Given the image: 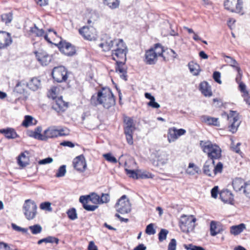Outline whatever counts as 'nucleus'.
<instances>
[{
    "instance_id": "f257e3e1",
    "label": "nucleus",
    "mask_w": 250,
    "mask_h": 250,
    "mask_svg": "<svg viewBox=\"0 0 250 250\" xmlns=\"http://www.w3.org/2000/svg\"><path fill=\"white\" fill-rule=\"evenodd\" d=\"M90 104L94 106L102 105L104 108L109 109L115 104V98L109 88L104 87L91 96Z\"/></svg>"
},
{
    "instance_id": "f03ea898",
    "label": "nucleus",
    "mask_w": 250,
    "mask_h": 250,
    "mask_svg": "<svg viewBox=\"0 0 250 250\" xmlns=\"http://www.w3.org/2000/svg\"><path fill=\"white\" fill-rule=\"evenodd\" d=\"M59 37L56 31L53 29H48V43L54 44L57 46L61 52L68 56H72L75 54L76 49L71 43L66 41H60L58 43L52 42L51 37Z\"/></svg>"
},
{
    "instance_id": "7ed1b4c3",
    "label": "nucleus",
    "mask_w": 250,
    "mask_h": 250,
    "mask_svg": "<svg viewBox=\"0 0 250 250\" xmlns=\"http://www.w3.org/2000/svg\"><path fill=\"white\" fill-rule=\"evenodd\" d=\"M200 146L203 151L208 155L209 160L214 161L221 157V149L216 144H213L210 141H200Z\"/></svg>"
},
{
    "instance_id": "20e7f679",
    "label": "nucleus",
    "mask_w": 250,
    "mask_h": 250,
    "mask_svg": "<svg viewBox=\"0 0 250 250\" xmlns=\"http://www.w3.org/2000/svg\"><path fill=\"white\" fill-rule=\"evenodd\" d=\"M112 50V59L115 61L118 60L126 61V54L128 52L127 47L122 39H116L115 45Z\"/></svg>"
},
{
    "instance_id": "39448f33",
    "label": "nucleus",
    "mask_w": 250,
    "mask_h": 250,
    "mask_svg": "<svg viewBox=\"0 0 250 250\" xmlns=\"http://www.w3.org/2000/svg\"><path fill=\"white\" fill-rule=\"evenodd\" d=\"M69 74V72L66 67L60 65L52 69L51 75L54 82L62 83L67 82Z\"/></svg>"
},
{
    "instance_id": "423d86ee",
    "label": "nucleus",
    "mask_w": 250,
    "mask_h": 250,
    "mask_svg": "<svg viewBox=\"0 0 250 250\" xmlns=\"http://www.w3.org/2000/svg\"><path fill=\"white\" fill-rule=\"evenodd\" d=\"M22 209L23 214L27 220H31L35 218L37 213V206L34 201L31 199L26 200L23 205Z\"/></svg>"
},
{
    "instance_id": "0eeeda50",
    "label": "nucleus",
    "mask_w": 250,
    "mask_h": 250,
    "mask_svg": "<svg viewBox=\"0 0 250 250\" xmlns=\"http://www.w3.org/2000/svg\"><path fill=\"white\" fill-rule=\"evenodd\" d=\"M224 6L231 12L243 15V2L242 0H226Z\"/></svg>"
},
{
    "instance_id": "6e6552de",
    "label": "nucleus",
    "mask_w": 250,
    "mask_h": 250,
    "mask_svg": "<svg viewBox=\"0 0 250 250\" xmlns=\"http://www.w3.org/2000/svg\"><path fill=\"white\" fill-rule=\"evenodd\" d=\"M115 207L117 211L121 214L128 213L131 209L129 200L125 195H123L118 199Z\"/></svg>"
},
{
    "instance_id": "1a4fd4ad",
    "label": "nucleus",
    "mask_w": 250,
    "mask_h": 250,
    "mask_svg": "<svg viewBox=\"0 0 250 250\" xmlns=\"http://www.w3.org/2000/svg\"><path fill=\"white\" fill-rule=\"evenodd\" d=\"M196 220L192 215H182L179 222L180 227L184 231L192 230L194 229Z\"/></svg>"
},
{
    "instance_id": "9d476101",
    "label": "nucleus",
    "mask_w": 250,
    "mask_h": 250,
    "mask_svg": "<svg viewBox=\"0 0 250 250\" xmlns=\"http://www.w3.org/2000/svg\"><path fill=\"white\" fill-rule=\"evenodd\" d=\"M49 102L51 109L58 113L64 111L68 107L67 103L63 101L62 96L50 99Z\"/></svg>"
},
{
    "instance_id": "9b49d317",
    "label": "nucleus",
    "mask_w": 250,
    "mask_h": 250,
    "mask_svg": "<svg viewBox=\"0 0 250 250\" xmlns=\"http://www.w3.org/2000/svg\"><path fill=\"white\" fill-rule=\"evenodd\" d=\"M12 42L10 33L0 30V49L7 48L12 44Z\"/></svg>"
},
{
    "instance_id": "f8f14e48",
    "label": "nucleus",
    "mask_w": 250,
    "mask_h": 250,
    "mask_svg": "<svg viewBox=\"0 0 250 250\" xmlns=\"http://www.w3.org/2000/svg\"><path fill=\"white\" fill-rule=\"evenodd\" d=\"M112 40L107 35H103L102 39V42L99 44V46L103 48L104 51H108L111 50L115 45V40Z\"/></svg>"
},
{
    "instance_id": "ddd939ff",
    "label": "nucleus",
    "mask_w": 250,
    "mask_h": 250,
    "mask_svg": "<svg viewBox=\"0 0 250 250\" xmlns=\"http://www.w3.org/2000/svg\"><path fill=\"white\" fill-rule=\"evenodd\" d=\"M94 29L93 27L84 26L79 30V33L86 40L92 41L95 39V35L93 33Z\"/></svg>"
},
{
    "instance_id": "4468645a",
    "label": "nucleus",
    "mask_w": 250,
    "mask_h": 250,
    "mask_svg": "<svg viewBox=\"0 0 250 250\" xmlns=\"http://www.w3.org/2000/svg\"><path fill=\"white\" fill-rule=\"evenodd\" d=\"M73 164L74 167L80 172H83L86 167L85 158L83 155L76 157L73 160Z\"/></svg>"
},
{
    "instance_id": "2eb2a0df",
    "label": "nucleus",
    "mask_w": 250,
    "mask_h": 250,
    "mask_svg": "<svg viewBox=\"0 0 250 250\" xmlns=\"http://www.w3.org/2000/svg\"><path fill=\"white\" fill-rule=\"evenodd\" d=\"M126 61L118 60L116 61L115 71L120 73V77L121 79L126 81L127 80V69L124 65Z\"/></svg>"
},
{
    "instance_id": "dca6fc26",
    "label": "nucleus",
    "mask_w": 250,
    "mask_h": 250,
    "mask_svg": "<svg viewBox=\"0 0 250 250\" xmlns=\"http://www.w3.org/2000/svg\"><path fill=\"white\" fill-rule=\"evenodd\" d=\"M219 194L220 198L223 202L230 205L234 204V196L231 191L228 189L223 190Z\"/></svg>"
},
{
    "instance_id": "f3484780",
    "label": "nucleus",
    "mask_w": 250,
    "mask_h": 250,
    "mask_svg": "<svg viewBox=\"0 0 250 250\" xmlns=\"http://www.w3.org/2000/svg\"><path fill=\"white\" fill-rule=\"evenodd\" d=\"M157 61V56L153 49H149L146 51L145 61L147 64L152 65L156 63Z\"/></svg>"
},
{
    "instance_id": "a211bd4d",
    "label": "nucleus",
    "mask_w": 250,
    "mask_h": 250,
    "mask_svg": "<svg viewBox=\"0 0 250 250\" xmlns=\"http://www.w3.org/2000/svg\"><path fill=\"white\" fill-rule=\"evenodd\" d=\"M29 154L27 151L21 152L18 157L17 163L18 165L21 168L26 167L29 165V158L27 155Z\"/></svg>"
},
{
    "instance_id": "6ab92c4d",
    "label": "nucleus",
    "mask_w": 250,
    "mask_h": 250,
    "mask_svg": "<svg viewBox=\"0 0 250 250\" xmlns=\"http://www.w3.org/2000/svg\"><path fill=\"white\" fill-rule=\"evenodd\" d=\"M214 167V161L207 160L205 163L203 167V172L206 175L213 177V168Z\"/></svg>"
},
{
    "instance_id": "aec40b11",
    "label": "nucleus",
    "mask_w": 250,
    "mask_h": 250,
    "mask_svg": "<svg viewBox=\"0 0 250 250\" xmlns=\"http://www.w3.org/2000/svg\"><path fill=\"white\" fill-rule=\"evenodd\" d=\"M0 133L3 134L5 137L8 139H13L20 137L15 129L13 128L7 127L0 129Z\"/></svg>"
},
{
    "instance_id": "412c9836",
    "label": "nucleus",
    "mask_w": 250,
    "mask_h": 250,
    "mask_svg": "<svg viewBox=\"0 0 250 250\" xmlns=\"http://www.w3.org/2000/svg\"><path fill=\"white\" fill-rule=\"evenodd\" d=\"M124 132L134 131L135 130V125L134 123L133 120L129 117H125L124 118Z\"/></svg>"
},
{
    "instance_id": "4be33fe9",
    "label": "nucleus",
    "mask_w": 250,
    "mask_h": 250,
    "mask_svg": "<svg viewBox=\"0 0 250 250\" xmlns=\"http://www.w3.org/2000/svg\"><path fill=\"white\" fill-rule=\"evenodd\" d=\"M199 90L206 97H210L212 95L211 87L208 83L206 81L200 83L199 85Z\"/></svg>"
},
{
    "instance_id": "5701e85b",
    "label": "nucleus",
    "mask_w": 250,
    "mask_h": 250,
    "mask_svg": "<svg viewBox=\"0 0 250 250\" xmlns=\"http://www.w3.org/2000/svg\"><path fill=\"white\" fill-rule=\"evenodd\" d=\"M42 131V127L39 126L35 128L34 131H28L27 132V134L29 136L38 139L39 140H45V136H43V135L41 134Z\"/></svg>"
},
{
    "instance_id": "b1692460",
    "label": "nucleus",
    "mask_w": 250,
    "mask_h": 250,
    "mask_svg": "<svg viewBox=\"0 0 250 250\" xmlns=\"http://www.w3.org/2000/svg\"><path fill=\"white\" fill-rule=\"evenodd\" d=\"M36 59L42 66L47 65V53L42 50L35 51L34 52Z\"/></svg>"
},
{
    "instance_id": "393cba45",
    "label": "nucleus",
    "mask_w": 250,
    "mask_h": 250,
    "mask_svg": "<svg viewBox=\"0 0 250 250\" xmlns=\"http://www.w3.org/2000/svg\"><path fill=\"white\" fill-rule=\"evenodd\" d=\"M224 57L227 59L225 61L229 63L230 66L236 69L240 77H242V72L237 62L230 56L225 55Z\"/></svg>"
},
{
    "instance_id": "a878e982",
    "label": "nucleus",
    "mask_w": 250,
    "mask_h": 250,
    "mask_svg": "<svg viewBox=\"0 0 250 250\" xmlns=\"http://www.w3.org/2000/svg\"><path fill=\"white\" fill-rule=\"evenodd\" d=\"M26 82L24 80L18 81L14 88V92L20 94H23L25 92Z\"/></svg>"
},
{
    "instance_id": "bb28decb",
    "label": "nucleus",
    "mask_w": 250,
    "mask_h": 250,
    "mask_svg": "<svg viewBox=\"0 0 250 250\" xmlns=\"http://www.w3.org/2000/svg\"><path fill=\"white\" fill-rule=\"evenodd\" d=\"M246 183L244 180L241 178H236L232 181V186L233 189L236 191H240L242 190Z\"/></svg>"
},
{
    "instance_id": "cd10ccee",
    "label": "nucleus",
    "mask_w": 250,
    "mask_h": 250,
    "mask_svg": "<svg viewBox=\"0 0 250 250\" xmlns=\"http://www.w3.org/2000/svg\"><path fill=\"white\" fill-rule=\"evenodd\" d=\"M202 120L208 125H212L216 126H220V123L218 118L211 117L207 115L202 116Z\"/></svg>"
},
{
    "instance_id": "c85d7f7f",
    "label": "nucleus",
    "mask_w": 250,
    "mask_h": 250,
    "mask_svg": "<svg viewBox=\"0 0 250 250\" xmlns=\"http://www.w3.org/2000/svg\"><path fill=\"white\" fill-rule=\"evenodd\" d=\"M79 201L83 205V208L86 210L89 211H94L96 208H98V206L96 205H87L88 201L86 200L85 197L84 195L81 196L79 198Z\"/></svg>"
},
{
    "instance_id": "c756f323",
    "label": "nucleus",
    "mask_w": 250,
    "mask_h": 250,
    "mask_svg": "<svg viewBox=\"0 0 250 250\" xmlns=\"http://www.w3.org/2000/svg\"><path fill=\"white\" fill-rule=\"evenodd\" d=\"M26 86L33 91L38 90L41 86V81L37 78H33L28 82H26Z\"/></svg>"
},
{
    "instance_id": "7c9ffc66",
    "label": "nucleus",
    "mask_w": 250,
    "mask_h": 250,
    "mask_svg": "<svg viewBox=\"0 0 250 250\" xmlns=\"http://www.w3.org/2000/svg\"><path fill=\"white\" fill-rule=\"evenodd\" d=\"M37 121L32 116L25 115L22 122L21 125L25 127H28L31 125H34L37 124Z\"/></svg>"
},
{
    "instance_id": "2f4dec72",
    "label": "nucleus",
    "mask_w": 250,
    "mask_h": 250,
    "mask_svg": "<svg viewBox=\"0 0 250 250\" xmlns=\"http://www.w3.org/2000/svg\"><path fill=\"white\" fill-rule=\"evenodd\" d=\"M151 49H153V50L157 57L161 56L163 57L164 61H167L168 60V59H167L166 57L163 55L165 49L160 43H156L154 45V47L151 48Z\"/></svg>"
},
{
    "instance_id": "473e14b6",
    "label": "nucleus",
    "mask_w": 250,
    "mask_h": 250,
    "mask_svg": "<svg viewBox=\"0 0 250 250\" xmlns=\"http://www.w3.org/2000/svg\"><path fill=\"white\" fill-rule=\"evenodd\" d=\"M245 228V225L241 223L238 225L231 227L230 228V232L232 234L236 235L241 233Z\"/></svg>"
},
{
    "instance_id": "72a5a7b5",
    "label": "nucleus",
    "mask_w": 250,
    "mask_h": 250,
    "mask_svg": "<svg viewBox=\"0 0 250 250\" xmlns=\"http://www.w3.org/2000/svg\"><path fill=\"white\" fill-rule=\"evenodd\" d=\"M176 131V128L173 127L169 128L167 133V140L169 143L174 142L178 138Z\"/></svg>"
},
{
    "instance_id": "f704fd0d",
    "label": "nucleus",
    "mask_w": 250,
    "mask_h": 250,
    "mask_svg": "<svg viewBox=\"0 0 250 250\" xmlns=\"http://www.w3.org/2000/svg\"><path fill=\"white\" fill-rule=\"evenodd\" d=\"M49 92L50 95H48V97L49 98V100L53 98H59V97H58V95L60 92V86L58 85L53 86L50 88Z\"/></svg>"
},
{
    "instance_id": "c9c22d12",
    "label": "nucleus",
    "mask_w": 250,
    "mask_h": 250,
    "mask_svg": "<svg viewBox=\"0 0 250 250\" xmlns=\"http://www.w3.org/2000/svg\"><path fill=\"white\" fill-rule=\"evenodd\" d=\"M88 201H91L94 204H101L100 203V196L95 193H92L90 195H84Z\"/></svg>"
},
{
    "instance_id": "e433bc0d",
    "label": "nucleus",
    "mask_w": 250,
    "mask_h": 250,
    "mask_svg": "<svg viewBox=\"0 0 250 250\" xmlns=\"http://www.w3.org/2000/svg\"><path fill=\"white\" fill-rule=\"evenodd\" d=\"M104 3L111 9L118 8L120 4L119 0H104Z\"/></svg>"
},
{
    "instance_id": "4c0bfd02",
    "label": "nucleus",
    "mask_w": 250,
    "mask_h": 250,
    "mask_svg": "<svg viewBox=\"0 0 250 250\" xmlns=\"http://www.w3.org/2000/svg\"><path fill=\"white\" fill-rule=\"evenodd\" d=\"M240 123L238 122V119L237 117H234L232 118V123L229 126V130L232 133H234L237 130V128L239 126Z\"/></svg>"
},
{
    "instance_id": "58836bf2",
    "label": "nucleus",
    "mask_w": 250,
    "mask_h": 250,
    "mask_svg": "<svg viewBox=\"0 0 250 250\" xmlns=\"http://www.w3.org/2000/svg\"><path fill=\"white\" fill-rule=\"evenodd\" d=\"M29 32L30 34L34 35L38 37L42 36L44 32L43 29H39L36 24H34V26L30 28Z\"/></svg>"
},
{
    "instance_id": "ea45409f",
    "label": "nucleus",
    "mask_w": 250,
    "mask_h": 250,
    "mask_svg": "<svg viewBox=\"0 0 250 250\" xmlns=\"http://www.w3.org/2000/svg\"><path fill=\"white\" fill-rule=\"evenodd\" d=\"M1 20L6 24L10 23L13 20V14L12 12L4 13L0 16Z\"/></svg>"
},
{
    "instance_id": "a19ab883",
    "label": "nucleus",
    "mask_w": 250,
    "mask_h": 250,
    "mask_svg": "<svg viewBox=\"0 0 250 250\" xmlns=\"http://www.w3.org/2000/svg\"><path fill=\"white\" fill-rule=\"evenodd\" d=\"M189 68L190 70V71L193 73V74L195 76H197L199 75L200 72V66L197 64H191V63H189L188 64Z\"/></svg>"
},
{
    "instance_id": "79ce46f5",
    "label": "nucleus",
    "mask_w": 250,
    "mask_h": 250,
    "mask_svg": "<svg viewBox=\"0 0 250 250\" xmlns=\"http://www.w3.org/2000/svg\"><path fill=\"white\" fill-rule=\"evenodd\" d=\"M29 229L30 230L33 234H38L41 232L42 230V227L39 224L34 225L29 227Z\"/></svg>"
},
{
    "instance_id": "37998d69",
    "label": "nucleus",
    "mask_w": 250,
    "mask_h": 250,
    "mask_svg": "<svg viewBox=\"0 0 250 250\" xmlns=\"http://www.w3.org/2000/svg\"><path fill=\"white\" fill-rule=\"evenodd\" d=\"M66 213L67 214L68 217L70 220H74L78 218L76 210L74 208L69 209L67 211Z\"/></svg>"
},
{
    "instance_id": "c03bdc74",
    "label": "nucleus",
    "mask_w": 250,
    "mask_h": 250,
    "mask_svg": "<svg viewBox=\"0 0 250 250\" xmlns=\"http://www.w3.org/2000/svg\"><path fill=\"white\" fill-rule=\"evenodd\" d=\"M223 164L219 162L216 166L214 165V167L213 169V177L218 173H221L223 170Z\"/></svg>"
},
{
    "instance_id": "a18cd8bd",
    "label": "nucleus",
    "mask_w": 250,
    "mask_h": 250,
    "mask_svg": "<svg viewBox=\"0 0 250 250\" xmlns=\"http://www.w3.org/2000/svg\"><path fill=\"white\" fill-rule=\"evenodd\" d=\"M217 226L215 221H212L210 224V233L211 236H215L219 233V230H216Z\"/></svg>"
},
{
    "instance_id": "49530a36",
    "label": "nucleus",
    "mask_w": 250,
    "mask_h": 250,
    "mask_svg": "<svg viewBox=\"0 0 250 250\" xmlns=\"http://www.w3.org/2000/svg\"><path fill=\"white\" fill-rule=\"evenodd\" d=\"M168 233V231L164 229H161L158 234V239L160 242H163L167 239V236Z\"/></svg>"
},
{
    "instance_id": "de8ad7c7",
    "label": "nucleus",
    "mask_w": 250,
    "mask_h": 250,
    "mask_svg": "<svg viewBox=\"0 0 250 250\" xmlns=\"http://www.w3.org/2000/svg\"><path fill=\"white\" fill-rule=\"evenodd\" d=\"M243 192L245 196L250 198V182L248 181L246 183L245 185L244 186L243 189Z\"/></svg>"
},
{
    "instance_id": "09e8293b",
    "label": "nucleus",
    "mask_w": 250,
    "mask_h": 250,
    "mask_svg": "<svg viewBox=\"0 0 250 250\" xmlns=\"http://www.w3.org/2000/svg\"><path fill=\"white\" fill-rule=\"evenodd\" d=\"M59 134L58 129L48 128V138L57 137Z\"/></svg>"
},
{
    "instance_id": "8fccbe9b",
    "label": "nucleus",
    "mask_w": 250,
    "mask_h": 250,
    "mask_svg": "<svg viewBox=\"0 0 250 250\" xmlns=\"http://www.w3.org/2000/svg\"><path fill=\"white\" fill-rule=\"evenodd\" d=\"M66 173V166L65 165L61 166L58 169L57 172L56 174L57 177H63Z\"/></svg>"
},
{
    "instance_id": "3c124183",
    "label": "nucleus",
    "mask_w": 250,
    "mask_h": 250,
    "mask_svg": "<svg viewBox=\"0 0 250 250\" xmlns=\"http://www.w3.org/2000/svg\"><path fill=\"white\" fill-rule=\"evenodd\" d=\"M146 233L148 235H153L156 233V230L154 229V224L150 223L148 224L146 229Z\"/></svg>"
},
{
    "instance_id": "603ef678",
    "label": "nucleus",
    "mask_w": 250,
    "mask_h": 250,
    "mask_svg": "<svg viewBox=\"0 0 250 250\" xmlns=\"http://www.w3.org/2000/svg\"><path fill=\"white\" fill-rule=\"evenodd\" d=\"M153 175L147 171H139V179L152 178Z\"/></svg>"
},
{
    "instance_id": "864d4df0",
    "label": "nucleus",
    "mask_w": 250,
    "mask_h": 250,
    "mask_svg": "<svg viewBox=\"0 0 250 250\" xmlns=\"http://www.w3.org/2000/svg\"><path fill=\"white\" fill-rule=\"evenodd\" d=\"M134 131L131 132H124V133L125 135L127 143L131 145L133 144V134Z\"/></svg>"
},
{
    "instance_id": "5fc2aeb1",
    "label": "nucleus",
    "mask_w": 250,
    "mask_h": 250,
    "mask_svg": "<svg viewBox=\"0 0 250 250\" xmlns=\"http://www.w3.org/2000/svg\"><path fill=\"white\" fill-rule=\"evenodd\" d=\"M104 157L107 161L112 163H116L117 162L116 158L112 156L111 153H108L103 155Z\"/></svg>"
},
{
    "instance_id": "6e6d98bb",
    "label": "nucleus",
    "mask_w": 250,
    "mask_h": 250,
    "mask_svg": "<svg viewBox=\"0 0 250 250\" xmlns=\"http://www.w3.org/2000/svg\"><path fill=\"white\" fill-rule=\"evenodd\" d=\"M110 201V196L108 193H102L100 196V203L101 204L107 203Z\"/></svg>"
},
{
    "instance_id": "4d7b16f0",
    "label": "nucleus",
    "mask_w": 250,
    "mask_h": 250,
    "mask_svg": "<svg viewBox=\"0 0 250 250\" xmlns=\"http://www.w3.org/2000/svg\"><path fill=\"white\" fill-rule=\"evenodd\" d=\"M127 174L129 175V177H132L134 179H139V171L136 172L134 170L131 169H125Z\"/></svg>"
},
{
    "instance_id": "13d9d810",
    "label": "nucleus",
    "mask_w": 250,
    "mask_h": 250,
    "mask_svg": "<svg viewBox=\"0 0 250 250\" xmlns=\"http://www.w3.org/2000/svg\"><path fill=\"white\" fill-rule=\"evenodd\" d=\"M176 245L177 243L176 239L174 238L171 239L168 245L167 250H176Z\"/></svg>"
},
{
    "instance_id": "bf43d9fd",
    "label": "nucleus",
    "mask_w": 250,
    "mask_h": 250,
    "mask_svg": "<svg viewBox=\"0 0 250 250\" xmlns=\"http://www.w3.org/2000/svg\"><path fill=\"white\" fill-rule=\"evenodd\" d=\"M221 73L218 71H215L213 73V78L217 83L221 84L222 82L220 80Z\"/></svg>"
},
{
    "instance_id": "052dcab7",
    "label": "nucleus",
    "mask_w": 250,
    "mask_h": 250,
    "mask_svg": "<svg viewBox=\"0 0 250 250\" xmlns=\"http://www.w3.org/2000/svg\"><path fill=\"white\" fill-rule=\"evenodd\" d=\"M239 84V87L241 92H243L245 95L248 96L249 94V92L246 90V86L245 84L243 82H240Z\"/></svg>"
},
{
    "instance_id": "680f3d73",
    "label": "nucleus",
    "mask_w": 250,
    "mask_h": 250,
    "mask_svg": "<svg viewBox=\"0 0 250 250\" xmlns=\"http://www.w3.org/2000/svg\"><path fill=\"white\" fill-rule=\"evenodd\" d=\"M164 53H166L170 55L173 59L176 58L177 57V54L173 50L171 49L167 48L166 49H165Z\"/></svg>"
},
{
    "instance_id": "e2e57ef3",
    "label": "nucleus",
    "mask_w": 250,
    "mask_h": 250,
    "mask_svg": "<svg viewBox=\"0 0 250 250\" xmlns=\"http://www.w3.org/2000/svg\"><path fill=\"white\" fill-rule=\"evenodd\" d=\"M147 105L149 106H151L154 108H158L160 106V104L158 103L155 102V99H154L152 101H149L147 103Z\"/></svg>"
},
{
    "instance_id": "0e129e2a",
    "label": "nucleus",
    "mask_w": 250,
    "mask_h": 250,
    "mask_svg": "<svg viewBox=\"0 0 250 250\" xmlns=\"http://www.w3.org/2000/svg\"><path fill=\"white\" fill-rule=\"evenodd\" d=\"M218 193V187L215 186L211 190V197L213 198H216Z\"/></svg>"
},
{
    "instance_id": "69168bd1",
    "label": "nucleus",
    "mask_w": 250,
    "mask_h": 250,
    "mask_svg": "<svg viewBox=\"0 0 250 250\" xmlns=\"http://www.w3.org/2000/svg\"><path fill=\"white\" fill-rule=\"evenodd\" d=\"M61 145L64 146H68L69 147L72 148L74 147L75 146V145L72 142L69 141H65L62 142L60 144Z\"/></svg>"
},
{
    "instance_id": "338daca9",
    "label": "nucleus",
    "mask_w": 250,
    "mask_h": 250,
    "mask_svg": "<svg viewBox=\"0 0 250 250\" xmlns=\"http://www.w3.org/2000/svg\"><path fill=\"white\" fill-rule=\"evenodd\" d=\"M59 241V239L56 237L53 236H48V243H55L58 244Z\"/></svg>"
},
{
    "instance_id": "774afa93",
    "label": "nucleus",
    "mask_w": 250,
    "mask_h": 250,
    "mask_svg": "<svg viewBox=\"0 0 250 250\" xmlns=\"http://www.w3.org/2000/svg\"><path fill=\"white\" fill-rule=\"evenodd\" d=\"M88 250H98L97 247L95 245L94 242L90 241L88 246Z\"/></svg>"
}]
</instances>
